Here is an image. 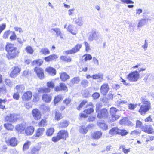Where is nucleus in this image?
I'll use <instances>...</instances> for the list:
<instances>
[{"mask_svg": "<svg viewBox=\"0 0 154 154\" xmlns=\"http://www.w3.org/2000/svg\"><path fill=\"white\" fill-rule=\"evenodd\" d=\"M7 100L6 99H0V108L3 109L5 107V104Z\"/></svg>", "mask_w": 154, "mask_h": 154, "instance_id": "36", "label": "nucleus"}, {"mask_svg": "<svg viewBox=\"0 0 154 154\" xmlns=\"http://www.w3.org/2000/svg\"><path fill=\"white\" fill-rule=\"evenodd\" d=\"M98 125L103 130H106L107 128V125L104 123H101L100 122L98 123Z\"/></svg>", "mask_w": 154, "mask_h": 154, "instance_id": "38", "label": "nucleus"}, {"mask_svg": "<svg viewBox=\"0 0 154 154\" xmlns=\"http://www.w3.org/2000/svg\"><path fill=\"white\" fill-rule=\"evenodd\" d=\"M20 68L18 67H15L10 74V76L11 78L15 77L20 72Z\"/></svg>", "mask_w": 154, "mask_h": 154, "instance_id": "16", "label": "nucleus"}, {"mask_svg": "<svg viewBox=\"0 0 154 154\" xmlns=\"http://www.w3.org/2000/svg\"><path fill=\"white\" fill-rule=\"evenodd\" d=\"M48 88H42L38 89V91L39 93L49 92L50 91V88H53L54 86V84L51 81L47 83Z\"/></svg>", "mask_w": 154, "mask_h": 154, "instance_id": "5", "label": "nucleus"}, {"mask_svg": "<svg viewBox=\"0 0 154 154\" xmlns=\"http://www.w3.org/2000/svg\"><path fill=\"white\" fill-rule=\"evenodd\" d=\"M54 129L53 128H51L47 130V135H52Z\"/></svg>", "mask_w": 154, "mask_h": 154, "instance_id": "55", "label": "nucleus"}, {"mask_svg": "<svg viewBox=\"0 0 154 154\" xmlns=\"http://www.w3.org/2000/svg\"><path fill=\"white\" fill-rule=\"evenodd\" d=\"M60 59L63 61L67 62H70L71 60V59L69 57L62 56L60 57Z\"/></svg>", "mask_w": 154, "mask_h": 154, "instance_id": "37", "label": "nucleus"}, {"mask_svg": "<svg viewBox=\"0 0 154 154\" xmlns=\"http://www.w3.org/2000/svg\"><path fill=\"white\" fill-rule=\"evenodd\" d=\"M46 71L51 75H54L56 74L55 69L51 67H49L46 68Z\"/></svg>", "mask_w": 154, "mask_h": 154, "instance_id": "26", "label": "nucleus"}, {"mask_svg": "<svg viewBox=\"0 0 154 154\" xmlns=\"http://www.w3.org/2000/svg\"><path fill=\"white\" fill-rule=\"evenodd\" d=\"M88 83V82L86 79L83 80L81 82V84L85 87L87 86Z\"/></svg>", "mask_w": 154, "mask_h": 154, "instance_id": "54", "label": "nucleus"}, {"mask_svg": "<svg viewBox=\"0 0 154 154\" xmlns=\"http://www.w3.org/2000/svg\"><path fill=\"white\" fill-rule=\"evenodd\" d=\"M18 93L22 92L24 89V87L22 85H18L15 87V88Z\"/></svg>", "mask_w": 154, "mask_h": 154, "instance_id": "31", "label": "nucleus"}, {"mask_svg": "<svg viewBox=\"0 0 154 154\" xmlns=\"http://www.w3.org/2000/svg\"><path fill=\"white\" fill-rule=\"evenodd\" d=\"M26 126V123L23 122L17 125L16 127V129L20 134H24L25 133V128Z\"/></svg>", "mask_w": 154, "mask_h": 154, "instance_id": "11", "label": "nucleus"}, {"mask_svg": "<svg viewBox=\"0 0 154 154\" xmlns=\"http://www.w3.org/2000/svg\"><path fill=\"white\" fill-rule=\"evenodd\" d=\"M62 137V135H56L53 137L52 141L54 142H56L61 139Z\"/></svg>", "mask_w": 154, "mask_h": 154, "instance_id": "42", "label": "nucleus"}, {"mask_svg": "<svg viewBox=\"0 0 154 154\" xmlns=\"http://www.w3.org/2000/svg\"><path fill=\"white\" fill-rule=\"evenodd\" d=\"M13 98L14 99H16V100H18L19 98V93L18 92H16L14 93L13 96Z\"/></svg>", "mask_w": 154, "mask_h": 154, "instance_id": "62", "label": "nucleus"}, {"mask_svg": "<svg viewBox=\"0 0 154 154\" xmlns=\"http://www.w3.org/2000/svg\"><path fill=\"white\" fill-rule=\"evenodd\" d=\"M119 149H122L123 152L125 154H127L130 151V149L129 148L128 149H126L124 146H121L120 147Z\"/></svg>", "mask_w": 154, "mask_h": 154, "instance_id": "39", "label": "nucleus"}, {"mask_svg": "<svg viewBox=\"0 0 154 154\" xmlns=\"http://www.w3.org/2000/svg\"><path fill=\"white\" fill-rule=\"evenodd\" d=\"M111 135H127L128 132L124 129H120L117 127L112 128L109 132Z\"/></svg>", "mask_w": 154, "mask_h": 154, "instance_id": "3", "label": "nucleus"}, {"mask_svg": "<svg viewBox=\"0 0 154 154\" xmlns=\"http://www.w3.org/2000/svg\"><path fill=\"white\" fill-rule=\"evenodd\" d=\"M5 142L8 145L12 147L15 146L18 144L17 140L15 137H12L6 140Z\"/></svg>", "mask_w": 154, "mask_h": 154, "instance_id": "12", "label": "nucleus"}, {"mask_svg": "<svg viewBox=\"0 0 154 154\" xmlns=\"http://www.w3.org/2000/svg\"><path fill=\"white\" fill-rule=\"evenodd\" d=\"M146 23V20L145 19H142L140 21L138 25V27H141L144 26Z\"/></svg>", "mask_w": 154, "mask_h": 154, "instance_id": "47", "label": "nucleus"}, {"mask_svg": "<svg viewBox=\"0 0 154 154\" xmlns=\"http://www.w3.org/2000/svg\"><path fill=\"white\" fill-rule=\"evenodd\" d=\"M142 101L143 105L141 106L139 110V112L141 115H144L149 110L151 107V104L149 101L143 98H142Z\"/></svg>", "mask_w": 154, "mask_h": 154, "instance_id": "1", "label": "nucleus"}, {"mask_svg": "<svg viewBox=\"0 0 154 154\" xmlns=\"http://www.w3.org/2000/svg\"><path fill=\"white\" fill-rule=\"evenodd\" d=\"M109 90V86L107 83L103 84L100 88V93L104 96L106 95Z\"/></svg>", "mask_w": 154, "mask_h": 154, "instance_id": "10", "label": "nucleus"}, {"mask_svg": "<svg viewBox=\"0 0 154 154\" xmlns=\"http://www.w3.org/2000/svg\"><path fill=\"white\" fill-rule=\"evenodd\" d=\"M92 78L94 79H102L103 78V75L99 73L93 75H92Z\"/></svg>", "mask_w": 154, "mask_h": 154, "instance_id": "35", "label": "nucleus"}, {"mask_svg": "<svg viewBox=\"0 0 154 154\" xmlns=\"http://www.w3.org/2000/svg\"><path fill=\"white\" fill-rule=\"evenodd\" d=\"M57 56L55 54L50 55L45 58V60L47 62L56 60L57 59Z\"/></svg>", "mask_w": 154, "mask_h": 154, "instance_id": "21", "label": "nucleus"}, {"mask_svg": "<svg viewBox=\"0 0 154 154\" xmlns=\"http://www.w3.org/2000/svg\"><path fill=\"white\" fill-rule=\"evenodd\" d=\"M87 102V101L86 100H83L80 104L79 106L77 107V109L78 110H80L81 108L85 105Z\"/></svg>", "mask_w": 154, "mask_h": 154, "instance_id": "52", "label": "nucleus"}, {"mask_svg": "<svg viewBox=\"0 0 154 154\" xmlns=\"http://www.w3.org/2000/svg\"><path fill=\"white\" fill-rule=\"evenodd\" d=\"M139 77V74L138 71H136L132 72L127 76L128 79L131 82L137 81Z\"/></svg>", "mask_w": 154, "mask_h": 154, "instance_id": "4", "label": "nucleus"}, {"mask_svg": "<svg viewBox=\"0 0 154 154\" xmlns=\"http://www.w3.org/2000/svg\"><path fill=\"white\" fill-rule=\"evenodd\" d=\"M136 104H130L128 105V108L131 110H134L136 106Z\"/></svg>", "mask_w": 154, "mask_h": 154, "instance_id": "64", "label": "nucleus"}, {"mask_svg": "<svg viewBox=\"0 0 154 154\" xmlns=\"http://www.w3.org/2000/svg\"><path fill=\"white\" fill-rule=\"evenodd\" d=\"M80 81L79 78L78 77H74L71 80L70 83L72 85L74 84H77Z\"/></svg>", "mask_w": 154, "mask_h": 154, "instance_id": "29", "label": "nucleus"}, {"mask_svg": "<svg viewBox=\"0 0 154 154\" xmlns=\"http://www.w3.org/2000/svg\"><path fill=\"white\" fill-rule=\"evenodd\" d=\"M32 113L34 119L35 120L39 119L41 116V114L39 110L37 109H33L32 111Z\"/></svg>", "mask_w": 154, "mask_h": 154, "instance_id": "17", "label": "nucleus"}, {"mask_svg": "<svg viewBox=\"0 0 154 154\" xmlns=\"http://www.w3.org/2000/svg\"><path fill=\"white\" fill-rule=\"evenodd\" d=\"M11 32L12 33L10 37V39L11 41L15 40L16 39L17 36L14 32L11 31Z\"/></svg>", "mask_w": 154, "mask_h": 154, "instance_id": "44", "label": "nucleus"}, {"mask_svg": "<svg viewBox=\"0 0 154 154\" xmlns=\"http://www.w3.org/2000/svg\"><path fill=\"white\" fill-rule=\"evenodd\" d=\"M19 117V116L14 114H11L7 116L5 119V121L10 122H15Z\"/></svg>", "mask_w": 154, "mask_h": 154, "instance_id": "9", "label": "nucleus"}, {"mask_svg": "<svg viewBox=\"0 0 154 154\" xmlns=\"http://www.w3.org/2000/svg\"><path fill=\"white\" fill-rule=\"evenodd\" d=\"M61 90H66L67 89V87L65 84L63 83H61L60 84Z\"/></svg>", "mask_w": 154, "mask_h": 154, "instance_id": "59", "label": "nucleus"}, {"mask_svg": "<svg viewBox=\"0 0 154 154\" xmlns=\"http://www.w3.org/2000/svg\"><path fill=\"white\" fill-rule=\"evenodd\" d=\"M96 111L97 113H98L97 117L98 118H106L108 115V112L107 109H103L99 111V108L96 107Z\"/></svg>", "mask_w": 154, "mask_h": 154, "instance_id": "6", "label": "nucleus"}, {"mask_svg": "<svg viewBox=\"0 0 154 154\" xmlns=\"http://www.w3.org/2000/svg\"><path fill=\"white\" fill-rule=\"evenodd\" d=\"M30 143V142L29 141H27L25 142L23 146V150H26L29 149V144Z\"/></svg>", "mask_w": 154, "mask_h": 154, "instance_id": "48", "label": "nucleus"}, {"mask_svg": "<svg viewBox=\"0 0 154 154\" xmlns=\"http://www.w3.org/2000/svg\"><path fill=\"white\" fill-rule=\"evenodd\" d=\"M101 37V35L99 32L95 30H93L90 32L88 39L91 42L94 40L97 41L100 39Z\"/></svg>", "mask_w": 154, "mask_h": 154, "instance_id": "2", "label": "nucleus"}, {"mask_svg": "<svg viewBox=\"0 0 154 154\" xmlns=\"http://www.w3.org/2000/svg\"><path fill=\"white\" fill-rule=\"evenodd\" d=\"M6 27V25L5 23L2 24V25H0V34L5 29Z\"/></svg>", "mask_w": 154, "mask_h": 154, "instance_id": "61", "label": "nucleus"}, {"mask_svg": "<svg viewBox=\"0 0 154 154\" xmlns=\"http://www.w3.org/2000/svg\"><path fill=\"white\" fill-rule=\"evenodd\" d=\"M75 23L78 26H82L83 23V21L82 20V18L81 17L78 18L75 20Z\"/></svg>", "mask_w": 154, "mask_h": 154, "instance_id": "33", "label": "nucleus"}, {"mask_svg": "<svg viewBox=\"0 0 154 154\" xmlns=\"http://www.w3.org/2000/svg\"><path fill=\"white\" fill-rule=\"evenodd\" d=\"M51 30L56 32V35H57V36H61V33L59 29L58 28H53L51 29Z\"/></svg>", "mask_w": 154, "mask_h": 154, "instance_id": "45", "label": "nucleus"}, {"mask_svg": "<svg viewBox=\"0 0 154 154\" xmlns=\"http://www.w3.org/2000/svg\"><path fill=\"white\" fill-rule=\"evenodd\" d=\"M34 71L37 75L38 77L41 79L44 78L43 70L41 68L36 67L34 69Z\"/></svg>", "mask_w": 154, "mask_h": 154, "instance_id": "15", "label": "nucleus"}, {"mask_svg": "<svg viewBox=\"0 0 154 154\" xmlns=\"http://www.w3.org/2000/svg\"><path fill=\"white\" fill-rule=\"evenodd\" d=\"M100 96V94L99 93L95 92L92 94V97L94 99H96L99 98Z\"/></svg>", "mask_w": 154, "mask_h": 154, "instance_id": "58", "label": "nucleus"}, {"mask_svg": "<svg viewBox=\"0 0 154 154\" xmlns=\"http://www.w3.org/2000/svg\"><path fill=\"white\" fill-rule=\"evenodd\" d=\"M40 52L41 54L45 55L46 54H49L50 53V51L48 48H42Z\"/></svg>", "mask_w": 154, "mask_h": 154, "instance_id": "30", "label": "nucleus"}, {"mask_svg": "<svg viewBox=\"0 0 154 154\" xmlns=\"http://www.w3.org/2000/svg\"><path fill=\"white\" fill-rule=\"evenodd\" d=\"M69 78V76L66 72H63L60 75V79L63 81H65Z\"/></svg>", "mask_w": 154, "mask_h": 154, "instance_id": "27", "label": "nucleus"}, {"mask_svg": "<svg viewBox=\"0 0 154 154\" xmlns=\"http://www.w3.org/2000/svg\"><path fill=\"white\" fill-rule=\"evenodd\" d=\"M62 96L61 95H58L55 98L54 100V104L57 103L61 99Z\"/></svg>", "mask_w": 154, "mask_h": 154, "instance_id": "51", "label": "nucleus"}, {"mask_svg": "<svg viewBox=\"0 0 154 154\" xmlns=\"http://www.w3.org/2000/svg\"><path fill=\"white\" fill-rule=\"evenodd\" d=\"M43 61L41 59H39L37 60L34 61L33 62L32 64L36 65L38 66H40L42 63Z\"/></svg>", "mask_w": 154, "mask_h": 154, "instance_id": "41", "label": "nucleus"}, {"mask_svg": "<svg viewBox=\"0 0 154 154\" xmlns=\"http://www.w3.org/2000/svg\"><path fill=\"white\" fill-rule=\"evenodd\" d=\"M55 119L57 120L58 121L61 119L62 117V116L61 114L57 112H56L55 114Z\"/></svg>", "mask_w": 154, "mask_h": 154, "instance_id": "50", "label": "nucleus"}, {"mask_svg": "<svg viewBox=\"0 0 154 154\" xmlns=\"http://www.w3.org/2000/svg\"><path fill=\"white\" fill-rule=\"evenodd\" d=\"M11 31L9 30L5 31L3 35V38L4 39L8 38Z\"/></svg>", "mask_w": 154, "mask_h": 154, "instance_id": "46", "label": "nucleus"}, {"mask_svg": "<svg viewBox=\"0 0 154 154\" xmlns=\"http://www.w3.org/2000/svg\"><path fill=\"white\" fill-rule=\"evenodd\" d=\"M19 52L17 51V48L8 52L6 56L8 59H12L18 56Z\"/></svg>", "mask_w": 154, "mask_h": 154, "instance_id": "7", "label": "nucleus"}, {"mask_svg": "<svg viewBox=\"0 0 154 154\" xmlns=\"http://www.w3.org/2000/svg\"><path fill=\"white\" fill-rule=\"evenodd\" d=\"M16 48L14 47L13 44L8 43L6 46L5 48L6 51L8 52L10 51L15 49Z\"/></svg>", "mask_w": 154, "mask_h": 154, "instance_id": "25", "label": "nucleus"}, {"mask_svg": "<svg viewBox=\"0 0 154 154\" xmlns=\"http://www.w3.org/2000/svg\"><path fill=\"white\" fill-rule=\"evenodd\" d=\"M25 50L27 53L32 54L34 52L33 48L30 46H28L25 48Z\"/></svg>", "mask_w": 154, "mask_h": 154, "instance_id": "34", "label": "nucleus"}, {"mask_svg": "<svg viewBox=\"0 0 154 154\" xmlns=\"http://www.w3.org/2000/svg\"><path fill=\"white\" fill-rule=\"evenodd\" d=\"M94 106L92 103L90 102L87 106L88 108L85 110L84 112L87 114H90L93 112L94 111Z\"/></svg>", "mask_w": 154, "mask_h": 154, "instance_id": "18", "label": "nucleus"}, {"mask_svg": "<svg viewBox=\"0 0 154 154\" xmlns=\"http://www.w3.org/2000/svg\"><path fill=\"white\" fill-rule=\"evenodd\" d=\"M5 83L6 85H8L10 87H11L13 85L12 82L9 79H6Z\"/></svg>", "mask_w": 154, "mask_h": 154, "instance_id": "49", "label": "nucleus"}, {"mask_svg": "<svg viewBox=\"0 0 154 154\" xmlns=\"http://www.w3.org/2000/svg\"><path fill=\"white\" fill-rule=\"evenodd\" d=\"M82 47L81 44H77L75 46L70 50H68L65 51L66 54H72L78 52Z\"/></svg>", "mask_w": 154, "mask_h": 154, "instance_id": "13", "label": "nucleus"}, {"mask_svg": "<svg viewBox=\"0 0 154 154\" xmlns=\"http://www.w3.org/2000/svg\"><path fill=\"white\" fill-rule=\"evenodd\" d=\"M92 57L90 54H87L84 60L85 61H87L88 60H90L92 59Z\"/></svg>", "mask_w": 154, "mask_h": 154, "instance_id": "63", "label": "nucleus"}, {"mask_svg": "<svg viewBox=\"0 0 154 154\" xmlns=\"http://www.w3.org/2000/svg\"><path fill=\"white\" fill-rule=\"evenodd\" d=\"M69 125V122L66 120H63L60 123V126L62 127H66Z\"/></svg>", "mask_w": 154, "mask_h": 154, "instance_id": "43", "label": "nucleus"}, {"mask_svg": "<svg viewBox=\"0 0 154 154\" xmlns=\"http://www.w3.org/2000/svg\"><path fill=\"white\" fill-rule=\"evenodd\" d=\"M118 111V110L116 108L112 107L110 108V112L112 119V120H111V122L116 120L119 117V116L117 115V113Z\"/></svg>", "mask_w": 154, "mask_h": 154, "instance_id": "8", "label": "nucleus"}, {"mask_svg": "<svg viewBox=\"0 0 154 154\" xmlns=\"http://www.w3.org/2000/svg\"><path fill=\"white\" fill-rule=\"evenodd\" d=\"M119 123L121 125H131V122L128 120L127 118L125 117L120 120Z\"/></svg>", "mask_w": 154, "mask_h": 154, "instance_id": "22", "label": "nucleus"}, {"mask_svg": "<svg viewBox=\"0 0 154 154\" xmlns=\"http://www.w3.org/2000/svg\"><path fill=\"white\" fill-rule=\"evenodd\" d=\"M88 131L87 127L82 126L80 128L79 132L82 134H85Z\"/></svg>", "mask_w": 154, "mask_h": 154, "instance_id": "32", "label": "nucleus"}, {"mask_svg": "<svg viewBox=\"0 0 154 154\" xmlns=\"http://www.w3.org/2000/svg\"><path fill=\"white\" fill-rule=\"evenodd\" d=\"M32 94L31 92L28 91L24 93L22 96V99L23 101H28L30 100L32 97Z\"/></svg>", "mask_w": 154, "mask_h": 154, "instance_id": "19", "label": "nucleus"}, {"mask_svg": "<svg viewBox=\"0 0 154 154\" xmlns=\"http://www.w3.org/2000/svg\"><path fill=\"white\" fill-rule=\"evenodd\" d=\"M142 130L148 134L153 133L154 130L151 125H144L141 128Z\"/></svg>", "mask_w": 154, "mask_h": 154, "instance_id": "14", "label": "nucleus"}, {"mask_svg": "<svg viewBox=\"0 0 154 154\" xmlns=\"http://www.w3.org/2000/svg\"><path fill=\"white\" fill-rule=\"evenodd\" d=\"M40 108L45 112L48 111L49 110V107L44 105L41 106Z\"/></svg>", "mask_w": 154, "mask_h": 154, "instance_id": "56", "label": "nucleus"}, {"mask_svg": "<svg viewBox=\"0 0 154 154\" xmlns=\"http://www.w3.org/2000/svg\"><path fill=\"white\" fill-rule=\"evenodd\" d=\"M67 30L68 31L73 35H76L77 32V29L71 25L68 26L67 28Z\"/></svg>", "mask_w": 154, "mask_h": 154, "instance_id": "20", "label": "nucleus"}, {"mask_svg": "<svg viewBox=\"0 0 154 154\" xmlns=\"http://www.w3.org/2000/svg\"><path fill=\"white\" fill-rule=\"evenodd\" d=\"M4 127L6 128L8 130H12L14 128L13 126L9 123L5 124L4 125Z\"/></svg>", "mask_w": 154, "mask_h": 154, "instance_id": "40", "label": "nucleus"}, {"mask_svg": "<svg viewBox=\"0 0 154 154\" xmlns=\"http://www.w3.org/2000/svg\"><path fill=\"white\" fill-rule=\"evenodd\" d=\"M42 99L45 102H49L51 100V97L48 95L44 94L42 96Z\"/></svg>", "mask_w": 154, "mask_h": 154, "instance_id": "28", "label": "nucleus"}, {"mask_svg": "<svg viewBox=\"0 0 154 154\" xmlns=\"http://www.w3.org/2000/svg\"><path fill=\"white\" fill-rule=\"evenodd\" d=\"M44 130L45 129L44 128H39L37 130L36 135H41L43 134Z\"/></svg>", "mask_w": 154, "mask_h": 154, "instance_id": "53", "label": "nucleus"}, {"mask_svg": "<svg viewBox=\"0 0 154 154\" xmlns=\"http://www.w3.org/2000/svg\"><path fill=\"white\" fill-rule=\"evenodd\" d=\"M148 40L146 39L145 40L144 45L142 46V47L145 50H146L148 47Z\"/></svg>", "mask_w": 154, "mask_h": 154, "instance_id": "60", "label": "nucleus"}, {"mask_svg": "<svg viewBox=\"0 0 154 154\" xmlns=\"http://www.w3.org/2000/svg\"><path fill=\"white\" fill-rule=\"evenodd\" d=\"M57 135H68V133L67 131L62 130L60 131Z\"/></svg>", "mask_w": 154, "mask_h": 154, "instance_id": "57", "label": "nucleus"}, {"mask_svg": "<svg viewBox=\"0 0 154 154\" xmlns=\"http://www.w3.org/2000/svg\"><path fill=\"white\" fill-rule=\"evenodd\" d=\"M34 130L33 127L30 126L28 127L25 131V133L26 135H32Z\"/></svg>", "mask_w": 154, "mask_h": 154, "instance_id": "24", "label": "nucleus"}, {"mask_svg": "<svg viewBox=\"0 0 154 154\" xmlns=\"http://www.w3.org/2000/svg\"><path fill=\"white\" fill-rule=\"evenodd\" d=\"M40 149V147L38 146L32 148L30 152H28V154H37Z\"/></svg>", "mask_w": 154, "mask_h": 154, "instance_id": "23", "label": "nucleus"}]
</instances>
